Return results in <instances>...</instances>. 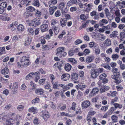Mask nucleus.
I'll list each match as a JSON object with an SVG mask.
<instances>
[{"instance_id": "f257e3e1", "label": "nucleus", "mask_w": 125, "mask_h": 125, "mask_svg": "<svg viewBox=\"0 0 125 125\" xmlns=\"http://www.w3.org/2000/svg\"><path fill=\"white\" fill-rule=\"evenodd\" d=\"M17 66L19 68L26 67L30 64V62L28 57L24 56L20 59V62L17 63Z\"/></svg>"}, {"instance_id": "f03ea898", "label": "nucleus", "mask_w": 125, "mask_h": 125, "mask_svg": "<svg viewBox=\"0 0 125 125\" xmlns=\"http://www.w3.org/2000/svg\"><path fill=\"white\" fill-rule=\"evenodd\" d=\"M64 48L63 47H59L57 48L56 54L59 57H64L66 56L67 53L64 52Z\"/></svg>"}, {"instance_id": "7ed1b4c3", "label": "nucleus", "mask_w": 125, "mask_h": 125, "mask_svg": "<svg viewBox=\"0 0 125 125\" xmlns=\"http://www.w3.org/2000/svg\"><path fill=\"white\" fill-rule=\"evenodd\" d=\"M109 88H110L108 86L104 84L102 85H100L99 88L100 93L102 94L109 90Z\"/></svg>"}, {"instance_id": "20e7f679", "label": "nucleus", "mask_w": 125, "mask_h": 125, "mask_svg": "<svg viewBox=\"0 0 125 125\" xmlns=\"http://www.w3.org/2000/svg\"><path fill=\"white\" fill-rule=\"evenodd\" d=\"M42 114L41 115L42 117L44 120L46 121L50 117V115L48 112L47 111H45L42 112Z\"/></svg>"}, {"instance_id": "39448f33", "label": "nucleus", "mask_w": 125, "mask_h": 125, "mask_svg": "<svg viewBox=\"0 0 125 125\" xmlns=\"http://www.w3.org/2000/svg\"><path fill=\"white\" fill-rule=\"evenodd\" d=\"M39 73L38 72H36L35 73L31 72L27 74L25 77V79L27 80H30L32 79L33 75H35L36 74H38Z\"/></svg>"}, {"instance_id": "423d86ee", "label": "nucleus", "mask_w": 125, "mask_h": 125, "mask_svg": "<svg viewBox=\"0 0 125 125\" xmlns=\"http://www.w3.org/2000/svg\"><path fill=\"white\" fill-rule=\"evenodd\" d=\"M0 19L4 21H9L10 20V18L8 17V14L6 13L0 15Z\"/></svg>"}, {"instance_id": "0eeeda50", "label": "nucleus", "mask_w": 125, "mask_h": 125, "mask_svg": "<svg viewBox=\"0 0 125 125\" xmlns=\"http://www.w3.org/2000/svg\"><path fill=\"white\" fill-rule=\"evenodd\" d=\"M91 76L93 78H95L98 76V73L96 71V70L92 69L90 71Z\"/></svg>"}, {"instance_id": "6e6552de", "label": "nucleus", "mask_w": 125, "mask_h": 125, "mask_svg": "<svg viewBox=\"0 0 125 125\" xmlns=\"http://www.w3.org/2000/svg\"><path fill=\"white\" fill-rule=\"evenodd\" d=\"M40 29L42 32H43L46 31L48 29V25L45 24L41 25L40 27Z\"/></svg>"}, {"instance_id": "1a4fd4ad", "label": "nucleus", "mask_w": 125, "mask_h": 125, "mask_svg": "<svg viewBox=\"0 0 125 125\" xmlns=\"http://www.w3.org/2000/svg\"><path fill=\"white\" fill-rule=\"evenodd\" d=\"M44 93V90L42 88H38L35 90V93L38 95H42Z\"/></svg>"}, {"instance_id": "9d476101", "label": "nucleus", "mask_w": 125, "mask_h": 125, "mask_svg": "<svg viewBox=\"0 0 125 125\" xmlns=\"http://www.w3.org/2000/svg\"><path fill=\"white\" fill-rule=\"evenodd\" d=\"M70 77V75L68 73H64L61 76V79L63 81H67L68 80Z\"/></svg>"}, {"instance_id": "9b49d317", "label": "nucleus", "mask_w": 125, "mask_h": 125, "mask_svg": "<svg viewBox=\"0 0 125 125\" xmlns=\"http://www.w3.org/2000/svg\"><path fill=\"white\" fill-rule=\"evenodd\" d=\"M90 105V103L89 101L86 100L83 102L82 104V107L87 108L89 107Z\"/></svg>"}, {"instance_id": "f8f14e48", "label": "nucleus", "mask_w": 125, "mask_h": 125, "mask_svg": "<svg viewBox=\"0 0 125 125\" xmlns=\"http://www.w3.org/2000/svg\"><path fill=\"white\" fill-rule=\"evenodd\" d=\"M94 58V56L93 55L87 56L85 62L88 63L91 62L93 61Z\"/></svg>"}, {"instance_id": "ddd939ff", "label": "nucleus", "mask_w": 125, "mask_h": 125, "mask_svg": "<svg viewBox=\"0 0 125 125\" xmlns=\"http://www.w3.org/2000/svg\"><path fill=\"white\" fill-rule=\"evenodd\" d=\"M61 25L62 27H64L67 24V20L64 18H61L60 21Z\"/></svg>"}, {"instance_id": "4468645a", "label": "nucleus", "mask_w": 125, "mask_h": 125, "mask_svg": "<svg viewBox=\"0 0 125 125\" xmlns=\"http://www.w3.org/2000/svg\"><path fill=\"white\" fill-rule=\"evenodd\" d=\"M14 120L12 118H10L6 120L5 123H4V125H13L14 123Z\"/></svg>"}, {"instance_id": "2eb2a0df", "label": "nucleus", "mask_w": 125, "mask_h": 125, "mask_svg": "<svg viewBox=\"0 0 125 125\" xmlns=\"http://www.w3.org/2000/svg\"><path fill=\"white\" fill-rule=\"evenodd\" d=\"M76 86L77 89H79L82 90H83L87 87V85L82 84H79L76 85Z\"/></svg>"}, {"instance_id": "dca6fc26", "label": "nucleus", "mask_w": 125, "mask_h": 125, "mask_svg": "<svg viewBox=\"0 0 125 125\" xmlns=\"http://www.w3.org/2000/svg\"><path fill=\"white\" fill-rule=\"evenodd\" d=\"M28 111L29 112H32L33 114H35L37 113V108L36 107H32L29 109Z\"/></svg>"}, {"instance_id": "f3484780", "label": "nucleus", "mask_w": 125, "mask_h": 125, "mask_svg": "<svg viewBox=\"0 0 125 125\" xmlns=\"http://www.w3.org/2000/svg\"><path fill=\"white\" fill-rule=\"evenodd\" d=\"M66 4V2L64 1L60 2L59 5V8L62 10L64 8H65Z\"/></svg>"}, {"instance_id": "a211bd4d", "label": "nucleus", "mask_w": 125, "mask_h": 125, "mask_svg": "<svg viewBox=\"0 0 125 125\" xmlns=\"http://www.w3.org/2000/svg\"><path fill=\"white\" fill-rule=\"evenodd\" d=\"M99 91V89L97 88H93L90 94L91 96L94 95V94L97 93Z\"/></svg>"}, {"instance_id": "6ab92c4d", "label": "nucleus", "mask_w": 125, "mask_h": 125, "mask_svg": "<svg viewBox=\"0 0 125 125\" xmlns=\"http://www.w3.org/2000/svg\"><path fill=\"white\" fill-rule=\"evenodd\" d=\"M71 65L69 63H67L65 65L64 69L67 72L70 71L72 68Z\"/></svg>"}, {"instance_id": "aec40b11", "label": "nucleus", "mask_w": 125, "mask_h": 125, "mask_svg": "<svg viewBox=\"0 0 125 125\" xmlns=\"http://www.w3.org/2000/svg\"><path fill=\"white\" fill-rule=\"evenodd\" d=\"M98 36L99 40L102 41H104L106 38V36L102 34H99Z\"/></svg>"}, {"instance_id": "412c9836", "label": "nucleus", "mask_w": 125, "mask_h": 125, "mask_svg": "<svg viewBox=\"0 0 125 125\" xmlns=\"http://www.w3.org/2000/svg\"><path fill=\"white\" fill-rule=\"evenodd\" d=\"M107 20L105 19H103L100 20L99 22V25L101 26H103L104 24H106L108 23Z\"/></svg>"}, {"instance_id": "4be33fe9", "label": "nucleus", "mask_w": 125, "mask_h": 125, "mask_svg": "<svg viewBox=\"0 0 125 125\" xmlns=\"http://www.w3.org/2000/svg\"><path fill=\"white\" fill-rule=\"evenodd\" d=\"M24 27L22 24H19L17 27V29L19 31H22L24 30Z\"/></svg>"}, {"instance_id": "5701e85b", "label": "nucleus", "mask_w": 125, "mask_h": 125, "mask_svg": "<svg viewBox=\"0 0 125 125\" xmlns=\"http://www.w3.org/2000/svg\"><path fill=\"white\" fill-rule=\"evenodd\" d=\"M77 2V0H70L67 3L68 6H70L73 4H75Z\"/></svg>"}, {"instance_id": "b1692460", "label": "nucleus", "mask_w": 125, "mask_h": 125, "mask_svg": "<svg viewBox=\"0 0 125 125\" xmlns=\"http://www.w3.org/2000/svg\"><path fill=\"white\" fill-rule=\"evenodd\" d=\"M31 38L27 37L26 39L24 45L25 46H28L31 42Z\"/></svg>"}, {"instance_id": "393cba45", "label": "nucleus", "mask_w": 125, "mask_h": 125, "mask_svg": "<svg viewBox=\"0 0 125 125\" xmlns=\"http://www.w3.org/2000/svg\"><path fill=\"white\" fill-rule=\"evenodd\" d=\"M104 42L105 45L107 46H110L111 44V41L108 38H107V39Z\"/></svg>"}, {"instance_id": "a878e982", "label": "nucleus", "mask_w": 125, "mask_h": 125, "mask_svg": "<svg viewBox=\"0 0 125 125\" xmlns=\"http://www.w3.org/2000/svg\"><path fill=\"white\" fill-rule=\"evenodd\" d=\"M1 72L2 74L4 75L7 74L9 73L8 69L7 68L5 67L1 71Z\"/></svg>"}, {"instance_id": "bb28decb", "label": "nucleus", "mask_w": 125, "mask_h": 125, "mask_svg": "<svg viewBox=\"0 0 125 125\" xmlns=\"http://www.w3.org/2000/svg\"><path fill=\"white\" fill-rule=\"evenodd\" d=\"M57 7L56 6H53L52 7H50V8L49 9V11L50 14L52 15L53 14L55 10L57 9Z\"/></svg>"}, {"instance_id": "cd10ccee", "label": "nucleus", "mask_w": 125, "mask_h": 125, "mask_svg": "<svg viewBox=\"0 0 125 125\" xmlns=\"http://www.w3.org/2000/svg\"><path fill=\"white\" fill-rule=\"evenodd\" d=\"M28 34L30 35H33L34 34V32L33 29L32 28H28L27 30Z\"/></svg>"}, {"instance_id": "c85d7f7f", "label": "nucleus", "mask_w": 125, "mask_h": 125, "mask_svg": "<svg viewBox=\"0 0 125 125\" xmlns=\"http://www.w3.org/2000/svg\"><path fill=\"white\" fill-rule=\"evenodd\" d=\"M89 45L91 48L96 47L98 46V44L94 42H90L89 43Z\"/></svg>"}, {"instance_id": "c756f323", "label": "nucleus", "mask_w": 125, "mask_h": 125, "mask_svg": "<svg viewBox=\"0 0 125 125\" xmlns=\"http://www.w3.org/2000/svg\"><path fill=\"white\" fill-rule=\"evenodd\" d=\"M30 85L32 90H34L37 87L36 85L32 81L30 82Z\"/></svg>"}, {"instance_id": "7c9ffc66", "label": "nucleus", "mask_w": 125, "mask_h": 125, "mask_svg": "<svg viewBox=\"0 0 125 125\" xmlns=\"http://www.w3.org/2000/svg\"><path fill=\"white\" fill-rule=\"evenodd\" d=\"M118 32L116 31H113L111 34L110 35V38H112L115 37H116L118 35Z\"/></svg>"}, {"instance_id": "2f4dec72", "label": "nucleus", "mask_w": 125, "mask_h": 125, "mask_svg": "<svg viewBox=\"0 0 125 125\" xmlns=\"http://www.w3.org/2000/svg\"><path fill=\"white\" fill-rule=\"evenodd\" d=\"M68 62H71L73 64H76L77 63L76 60L73 58H70L68 59Z\"/></svg>"}, {"instance_id": "473e14b6", "label": "nucleus", "mask_w": 125, "mask_h": 125, "mask_svg": "<svg viewBox=\"0 0 125 125\" xmlns=\"http://www.w3.org/2000/svg\"><path fill=\"white\" fill-rule=\"evenodd\" d=\"M115 110V108L114 107H112L110 108L107 112L109 115H110L112 114L113 112Z\"/></svg>"}, {"instance_id": "72a5a7b5", "label": "nucleus", "mask_w": 125, "mask_h": 125, "mask_svg": "<svg viewBox=\"0 0 125 125\" xmlns=\"http://www.w3.org/2000/svg\"><path fill=\"white\" fill-rule=\"evenodd\" d=\"M53 84V88L55 89H58L59 88V84H58V82H56Z\"/></svg>"}, {"instance_id": "f704fd0d", "label": "nucleus", "mask_w": 125, "mask_h": 125, "mask_svg": "<svg viewBox=\"0 0 125 125\" xmlns=\"http://www.w3.org/2000/svg\"><path fill=\"white\" fill-rule=\"evenodd\" d=\"M57 2V0H51L48 2V4L49 5V7L51 6V5L52 4L54 5L56 4Z\"/></svg>"}, {"instance_id": "c9c22d12", "label": "nucleus", "mask_w": 125, "mask_h": 125, "mask_svg": "<svg viewBox=\"0 0 125 125\" xmlns=\"http://www.w3.org/2000/svg\"><path fill=\"white\" fill-rule=\"evenodd\" d=\"M87 68L90 69L91 68H95L96 65L94 63H91L89 64V65L87 66Z\"/></svg>"}, {"instance_id": "e433bc0d", "label": "nucleus", "mask_w": 125, "mask_h": 125, "mask_svg": "<svg viewBox=\"0 0 125 125\" xmlns=\"http://www.w3.org/2000/svg\"><path fill=\"white\" fill-rule=\"evenodd\" d=\"M111 118L113 122H116L117 121L118 117L117 116H116L115 115H113Z\"/></svg>"}, {"instance_id": "4c0bfd02", "label": "nucleus", "mask_w": 125, "mask_h": 125, "mask_svg": "<svg viewBox=\"0 0 125 125\" xmlns=\"http://www.w3.org/2000/svg\"><path fill=\"white\" fill-rule=\"evenodd\" d=\"M34 23L36 26L39 25L41 23L40 20H37L36 18L34 19L33 20Z\"/></svg>"}, {"instance_id": "58836bf2", "label": "nucleus", "mask_w": 125, "mask_h": 125, "mask_svg": "<svg viewBox=\"0 0 125 125\" xmlns=\"http://www.w3.org/2000/svg\"><path fill=\"white\" fill-rule=\"evenodd\" d=\"M32 4L38 7L40 6V3L38 0H34L33 1Z\"/></svg>"}, {"instance_id": "ea45409f", "label": "nucleus", "mask_w": 125, "mask_h": 125, "mask_svg": "<svg viewBox=\"0 0 125 125\" xmlns=\"http://www.w3.org/2000/svg\"><path fill=\"white\" fill-rule=\"evenodd\" d=\"M46 79L45 78L42 79H40L39 81V84L41 85H43L45 83Z\"/></svg>"}, {"instance_id": "a19ab883", "label": "nucleus", "mask_w": 125, "mask_h": 125, "mask_svg": "<svg viewBox=\"0 0 125 125\" xmlns=\"http://www.w3.org/2000/svg\"><path fill=\"white\" fill-rule=\"evenodd\" d=\"M94 52L95 54L96 55H98L101 52V51L100 49L98 46V47H97L95 49Z\"/></svg>"}, {"instance_id": "79ce46f5", "label": "nucleus", "mask_w": 125, "mask_h": 125, "mask_svg": "<svg viewBox=\"0 0 125 125\" xmlns=\"http://www.w3.org/2000/svg\"><path fill=\"white\" fill-rule=\"evenodd\" d=\"M119 73H117V74L114 73V75L112 76V78L115 80L116 79H118L119 77Z\"/></svg>"}, {"instance_id": "37998d69", "label": "nucleus", "mask_w": 125, "mask_h": 125, "mask_svg": "<svg viewBox=\"0 0 125 125\" xmlns=\"http://www.w3.org/2000/svg\"><path fill=\"white\" fill-rule=\"evenodd\" d=\"M119 57V55L117 54H113L112 56V57L113 60H116Z\"/></svg>"}, {"instance_id": "c03bdc74", "label": "nucleus", "mask_w": 125, "mask_h": 125, "mask_svg": "<svg viewBox=\"0 0 125 125\" xmlns=\"http://www.w3.org/2000/svg\"><path fill=\"white\" fill-rule=\"evenodd\" d=\"M83 52L84 55L86 56L89 54L90 52V51L88 49H85L84 50Z\"/></svg>"}, {"instance_id": "a18cd8bd", "label": "nucleus", "mask_w": 125, "mask_h": 125, "mask_svg": "<svg viewBox=\"0 0 125 125\" xmlns=\"http://www.w3.org/2000/svg\"><path fill=\"white\" fill-rule=\"evenodd\" d=\"M24 106L21 105H18L17 107V109L19 111H22L24 109Z\"/></svg>"}, {"instance_id": "49530a36", "label": "nucleus", "mask_w": 125, "mask_h": 125, "mask_svg": "<svg viewBox=\"0 0 125 125\" xmlns=\"http://www.w3.org/2000/svg\"><path fill=\"white\" fill-rule=\"evenodd\" d=\"M7 6V3L6 2H2L0 4V7L3 8L5 9L6 8Z\"/></svg>"}, {"instance_id": "de8ad7c7", "label": "nucleus", "mask_w": 125, "mask_h": 125, "mask_svg": "<svg viewBox=\"0 0 125 125\" xmlns=\"http://www.w3.org/2000/svg\"><path fill=\"white\" fill-rule=\"evenodd\" d=\"M39 98H36L32 101V103L33 104H34L36 103H39Z\"/></svg>"}, {"instance_id": "09e8293b", "label": "nucleus", "mask_w": 125, "mask_h": 125, "mask_svg": "<svg viewBox=\"0 0 125 125\" xmlns=\"http://www.w3.org/2000/svg\"><path fill=\"white\" fill-rule=\"evenodd\" d=\"M26 22L29 25L31 26H33L34 25L33 21H30L29 20H27L26 21Z\"/></svg>"}, {"instance_id": "8fccbe9b", "label": "nucleus", "mask_w": 125, "mask_h": 125, "mask_svg": "<svg viewBox=\"0 0 125 125\" xmlns=\"http://www.w3.org/2000/svg\"><path fill=\"white\" fill-rule=\"evenodd\" d=\"M34 78V81L36 82H38V80L40 79V76L39 75L36 74Z\"/></svg>"}, {"instance_id": "3c124183", "label": "nucleus", "mask_w": 125, "mask_h": 125, "mask_svg": "<svg viewBox=\"0 0 125 125\" xmlns=\"http://www.w3.org/2000/svg\"><path fill=\"white\" fill-rule=\"evenodd\" d=\"M38 72L39 73L38 75H39L40 73L42 74H45L46 73V72L42 68L39 69V71Z\"/></svg>"}, {"instance_id": "603ef678", "label": "nucleus", "mask_w": 125, "mask_h": 125, "mask_svg": "<svg viewBox=\"0 0 125 125\" xmlns=\"http://www.w3.org/2000/svg\"><path fill=\"white\" fill-rule=\"evenodd\" d=\"M18 83L17 82H14L12 85V88L13 89H16L18 88Z\"/></svg>"}, {"instance_id": "864d4df0", "label": "nucleus", "mask_w": 125, "mask_h": 125, "mask_svg": "<svg viewBox=\"0 0 125 125\" xmlns=\"http://www.w3.org/2000/svg\"><path fill=\"white\" fill-rule=\"evenodd\" d=\"M125 37V32H121L120 35V40H122V39Z\"/></svg>"}, {"instance_id": "5fc2aeb1", "label": "nucleus", "mask_w": 125, "mask_h": 125, "mask_svg": "<svg viewBox=\"0 0 125 125\" xmlns=\"http://www.w3.org/2000/svg\"><path fill=\"white\" fill-rule=\"evenodd\" d=\"M108 106H102L101 109V110L105 112L108 109Z\"/></svg>"}, {"instance_id": "6e6d98bb", "label": "nucleus", "mask_w": 125, "mask_h": 125, "mask_svg": "<svg viewBox=\"0 0 125 125\" xmlns=\"http://www.w3.org/2000/svg\"><path fill=\"white\" fill-rule=\"evenodd\" d=\"M107 76L106 75L105 73H103L101 74L99 76V79L100 80H103Z\"/></svg>"}, {"instance_id": "4d7b16f0", "label": "nucleus", "mask_w": 125, "mask_h": 125, "mask_svg": "<svg viewBox=\"0 0 125 125\" xmlns=\"http://www.w3.org/2000/svg\"><path fill=\"white\" fill-rule=\"evenodd\" d=\"M5 48V47H0V50H1V51L0 52L2 53V55L6 53Z\"/></svg>"}, {"instance_id": "13d9d810", "label": "nucleus", "mask_w": 125, "mask_h": 125, "mask_svg": "<svg viewBox=\"0 0 125 125\" xmlns=\"http://www.w3.org/2000/svg\"><path fill=\"white\" fill-rule=\"evenodd\" d=\"M61 15V13L60 11L57 10L55 13V16L56 17H59Z\"/></svg>"}, {"instance_id": "bf43d9fd", "label": "nucleus", "mask_w": 125, "mask_h": 125, "mask_svg": "<svg viewBox=\"0 0 125 125\" xmlns=\"http://www.w3.org/2000/svg\"><path fill=\"white\" fill-rule=\"evenodd\" d=\"M27 9L29 11L31 12L35 10V9L34 8L31 6L28 7Z\"/></svg>"}, {"instance_id": "052dcab7", "label": "nucleus", "mask_w": 125, "mask_h": 125, "mask_svg": "<svg viewBox=\"0 0 125 125\" xmlns=\"http://www.w3.org/2000/svg\"><path fill=\"white\" fill-rule=\"evenodd\" d=\"M72 76V78L73 79L75 80H77L78 77V74L76 73H75L73 74Z\"/></svg>"}, {"instance_id": "680f3d73", "label": "nucleus", "mask_w": 125, "mask_h": 125, "mask_svg": "<svg viewBox=\"0 0 125 125\" xmlns=\"http://www.w3.org/2000/svg\"><path fill=\"white\" fill-rule=\"evenodd\" d=\"M27 88V86L25 83L22 84L21 86V89L23 91L25 90Z\"/></svg>"}, {"instance_id": "e2e57ef3", "label": "nucleus", "mask_w": 125, "mask_h": 125, "mask_svg": "<svg viewBox=\"0 0 125 125\" xmlns=\"http://www.w3.org/2000/svg\"><path fill=\"white\" fill-rule=\"evenodd\" d=\"M7 116L5 113H3L0 115V119L3 120L4 117Z\"/></svg>"}, {"instance_id": "0e129e2a", "label": "nucleus", "mask_w": 125, "mask_h": 125, "mask_svg": "<svg viewBox=\"0 0 125 125\" xmlns=\"http://www.w3.org/2000/svg\"><path fill=\"white\" fill-rule=\"evenodd\" d=\"M52 25H54L58 23V21L56 19H53L51 21Z\"/></svg>"}, {"instance_id": "69168bd1", "label": "nucleus", "mask_w": 125, "mask_h": 125, "mask_svg": "<svg viewBox=\"0 0 125 125\" xmlns=\"http://www.w3.org/2000/svg\"><path fill=\"white\" fill-rule=\"evenodd\" d=\"M33 123L35 125H38L39 124V122L38 119L37 118H35L33 120Z\"/></svg>"}, {"instance_id": "338daca9", "label": "nucleus", "mask_w": 125, "mask_h": 125, "mask_svg": "<svg viewBox=\"0 0 125 125\" xmlns=\"http://www.w3.org/2000/svg\"><path fill=\"white\" fill-rule=\"evenodd\" d=\"M82 42V41L80 39H77L74 42V43L75 45H78Z\"/></svg>"}, {"instance_id": "774afa93", "label": "nucleus", "mask_w": 125, "mask_h": 125, "mask_svg": "<svg viewBox=\"0 0 125 125\" xmlns=\"http://www.w3.org/2000/svg\"><path fill=\"white\" fill-rule=\"evenodd\" d=\"M76 106V104L74 102H73L72 104V106L71 108V109L75 111V108Z\"/></svg>"}]
</instances>
